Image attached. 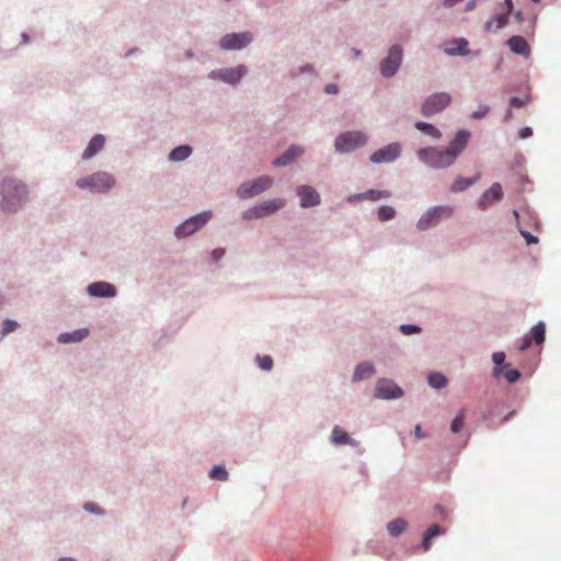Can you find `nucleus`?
Instances as JSON below:
<instances>
[{
    "label": "nucleus",
    "mask_w": 561,
    "mask_h": 561,
    "mask_svg": "<svg viewBox=\"0 0 561 561\" xmlns=\"http://www.w3.org/2000/svg\"><path fill=\"white\" fill-rule=\"evenodd\" d=\"M469 136L470 134L468 131L459 130L447 149L442 150L435 147L423 148L417 151V157L434 169L450 167L466 148Z\"/></svg>",
    "instance_id": "f257e3e1"
},
{
    "label": "nucleus",
    "mask_w": 561,
    "mask_h": 561,
    "mask_svg": "<svg viewBox=\"0 0 561 561\" xmlns=\"http://www.w3.org/2000/svg\"><path fill=\"white\" fill-rule=\"evenodd\" d=\"M2 208L8 211L16 210L26 199L28 191L22 182L15 179H4L1 184Z\"/></svg>",
    "instance_id": "f03ea898"
},
{
    "label": "nucleus",
    "mask_w": 561,
    "mask_h": 561,
    "mask_svg": "<svg viewBox=\"0 0 561 561\" xmlns=\"http://www.w3.org/2000/svg\"><path fill=\"white\" fill-rule=\"evenodd\" d=\"M76 184L82 190L88 188L91 192L104 193L114 186L115 180L110 173L96 172L79 179Z\"/></svg>",
    "instance_id": "7ed1b4c3"
},
{
    "label": "nucleus",
    "mask_w": 561,
    "mask_h": 561,
    "mask_svg": "<svg viewBox=\"0 0 561 561\" xmlns=\"http://www.w3.org/2000/svg\"><path fill=\"white\" fill-rule=\"evenodd\" d=\"M454 208L451 206H434L427 209L419 219L416 227L419 230H427L436 226L440 220L451 217Z\"/></svg>",
    "instance_id": "20e7f679"
},
{
    "label": "nucleus",
    "mask_w": 561,
    "mask_h": 561,
    "mask_svg": "<svg viewBox=\"0 0 561 561\" xmlns=\"http://www.w3.org/2000/svg\"><path fill=\"white\" fill-rule=\"evenodd\" d=\"M367 142V136L362 131H346L335 139V149L339 152H350Z\"/></svg>",
    "instance_id": "39448f33"
},
{
    "label": "nucleus",
    "mask_w": 561,
    "mask_h": 561,
    "mask_svg": "<svg viewBox=\"0 0 561 561\" xmlns=\"http://www.w3.org/2000/svg\"><path fill=\"white\" fill-rule=\"evenodd\" d=\"M273 184V179L268 175L260 176L255 180L244 182L237 191V194L241 198H248L270 188Z\"/></svg>",
    "instance_id": "423d86ee"
},
{
    "label": "nucleus",
    "mask_w": 561,
    "mask_h": 561,
    "mask_svg": "<svg viewBox=\"0 0 561 561\" xmlns=\"http://www.w3.org/2000/svg\"><path fill=\"white\" fill-rule=\"evenodd\" d=\"M402 48L400 45H393L388 56L380 62V72L383 77H392L398 71L402 62Z\"/></svg>",
    "instance_id": "0eeeda50"
},
{
    "label": "nucleus",
    "mask_w": 561,
    "mask_h": 561,
    "mask_svg": "<svg viewBox=\"0 0 561 561\" xmlns=\"http://www.w3.org/2000/svg\"><path fill=\"white\" fill-rule=\"evenodd\" d=\"M450 102L451 96L448 93H434L424 101L422 105V114L424 116H431L439 113L446 108Z\"/></svg>",
    "instance_id": "6e6552de"
},
{
    "label": "nucleus",
    "mask_w": 561,
    "mask_h": 561,
    "mask_svg": "<svg viewBox=\"0 0 561 561\" xmlns=\"http://www.w3.org/2000/svg\"><path fill=\"white\" fill-rule=\"evenodd\" d=\"M285 205V201L282 198H275L265 201L243 214L244 219L262 218L268 216Z\"/></svg>",
    "instance_id": "1a4fd4ad"
},
{
    "label": "nucleus",
    "mask_w": 561,
    "mask_h": 561,
    "mask_svg": "<svg viewBox=\"0 0 561 561\" xmlns=\"http://www.w3.org/2000/svg\"><path fill=\"white\" fill-rule=\"evenodd\" d=\"M211 218L210 211H204L184 221L176 228L175 234L178 238L188 237L196 230L202 228Z\"/></svg>",
    "instance_id": "9d476101"
},
{
    "label": "nucleus",
    "mask_w": 561,
    "mask_h": 561,
    "mask_svg": "<svg viewBox=\"0 0 561 561\" xmlns=\"http://www.w3.org/2000/svg\"><path fill=\"white\" fill-rule=\"evenodd\" d=\"M247 73V68L243 65H239L233 68L214 70L209 73V77L213 79H218L224 82L236 84L241 78Z\"/></svg>",
    "instance_id": "9b49d317"
},
{
    "label": "nucleus",
    "mask_w": 561,
    "mask_h": 561,
    "mask_svg": "<svg viewBox=\"0 0 561 561\" xmlns=\"http://www.w3.org/2000/svg\"><path fill=\"white\" fill-rule=\"evenodd\" d=\"M252 41L250 32L231 33L225 35L220 41V47L226 50L241 49Z\"/></svg>",
    "instance_id": "f8f14e48"
},
{
    "label": "nucleus",
    "mask_w": 561,
    "mask_h": 561,
    "mask_svg": "<svg viewBox=\"0 0 561 561\" xmlns=\"http://www.w3.org/2000/svg\"><path fill=\"white\" fill-rule=\"evenodd\" d=\"M400 153L401 146L398 142H392L375 151L370 156V161L374 163L392 162L400 156Z\"/></svg>",
    "instance_id": "ddd939ff"
},
{
    "label": "nucleus",
    "mask_w": 561,
    "mask_h": 561,
    "mask_svg": "<svg viewBox=\"0 0 561 561\" xmlns=\"http://www.w3.org/2000/svg\"><path fill=\"white\" fill-rule=\"evenodd\" d=\"M402 390L393 381L380 379L375 387V397L378 399H396L402 396Z\"/></svg>",
    "instance_id": "4468645a"
},
{
    "label": "nucleus",
    "mask_w": 561,
    "mask_h": 561,
    "mask_svg": "<svg viewBox=\"0 0 561 561\" xmlns=\"http://www.w3.org/2000/svg\"><path fill=\"white\" fill-rule=\"evenodd\" d=\"M297 195L300 197V205L304 208L320 204L319 193L311 186L301 185L297 187Z\"/></svg>",
    "instance_id": "2eb2a0df"
},
{
    "label": "nucleus",
    "mask_w": 561,
    "mask_h": 561,
    "mask_svg": "<svg viewBox=\"0 0 561 561\" xmlns=\"http://www.w3.org/2000/svg\"><path fill=\"white\" fill-rule=\"evenodd\" d=\"M88 293L93 297H114L116 288L106 282H95L88 286Z\"/></svg>",
    "instance_id": "dca6fc26"
},
{
    "label": "nucleus",
    "mask_w": 561,
    "mask_h": 561,
    "mask_svg": "<svg viewBox=\"0 0 561 561\" xmlns=\"http://www.w3.org/2000/svg\"><path fill=\"white\" fill-rule=\"evenodd\" d=\"M502 198V186L499 183H494L488 191H485L480 201L479 207L484 209L490 204Z\"/></svg>",
    "instance_id": "f3484780"
},
{
    "label": "nucleus",
    "mask_w": 561,
    "mask_h": 561,
    "mask_svg": "<svg viewBox=\"0 0 561 561\" xmlns=\"http://www.w3.org/2000/svg\"><path fill=\"white\" fill-rule=\"evenodd\" d=\"M510 49L517 55L528 57L530 55V47L523 36H512L507 41Z\"/></svg>",
    "instance_id": "a211bd4d"
},
{
    "label": "nucleus",
    "mask_w": 561,
    "mask_h": 561,
    "mask_svg": "<svg viewBox=\"0 0 561 561\" xmlns=\"http://www.w3.org/2000/svg\"><path fill=\"white\" fill-rule=\"evenodd\" d=\"M304 153V149L298 146H291L289 147L282 156L277 157L273 164L276 167H283L291 161H294L296 158L300 157Z\"/></svg>",
    "instance_id": "6ab92c4d"
},
{
    "label": "nucleus",
    "mask_w": 561,
    "mask_h": 561,
    "mask_svg": "<svg viewBox=\"0 0 561 561\" xmlns=\"http://www.w3.org/2000/svg\"><path fill=\"white\" fill-rule=\"evenodd\" d=\"M304 153V149L298 146H291L289 147L282 156L277 157L273 164L276 167H283L291 161H294L296 158L300 157Z\"/></svg>",
    "instance_id": "aec40b11"
},
{
    "label": "nucleus",
    "mask_w": 561,
    "mask_h": 561,
    "mask_svg": "<svg viewBox=\"0 0 561 561\" xmlns=\"http://www.w3.org/2000/svg\"><path fill=\"white\" fill-rule=\"evenodd\" d=\"M331 440L334 445L358 446V442L351 438L350 435L337 425L332 430Z\"/></svg>",
    "instance_id": "412c9836"
},
{
    "label": "nucleus",
    "mask_w": 561,
    "mask_h": 561,
    "mask_svg": "<svg viewBox=\"0 0 561 561\" xmlns=\"http://www.w3.org/2000/svg\"><path fill=\"white\" fill-rule=\"evenodd\" d=\"M105 138L103 135H96L94 136L91 141L89 142L88 147L82 153V158L84 160L91 159L94 154H96L99 151H101L104 147Z\"/></svg>",
    "instance_id": "4be33fe9"
},
{
    "label": "nucleus",
    "mask_w": 561,
    "mask_h": 561,
    "mask_svg": "<svg viewBox=\"0 0 561 561\" xmlns=\"http://www.w3.org/2000/svg\"><path fill=\"white\" fill-rule=\"evenodd\" d=\"M375 374V367L369 362L360 363L356 366L354 375H353V381L357 382L364 379H367L371 377Z\"/></svg>",
    "instance_id": "5701e85b"
},
{
    "label": "nucleus",
    "mask_w": 561,
    "mask_h": 561,
    "mask_svg": "<svg viewBox=\"0 0 561 561\" xmlns=\"http://www.w3.org/2000/svg\"><path fill=\"white\" fill-rule=\"evenodd\" d=\"M89 335L88 329H78L71 333H62L58 336L59 343L80 342Z\"/></svg>",
    "instance_id": "b1692460"
},
{
    "label": "nucleus",
    "mask_w": 561,
    "mask_h": 561,
    "mask_svg": "<svg viewBox=\"0 0 561 561\" xmlns=\"http://www.w3.org/2000/svg\"><path fill=\"white\" fill-rule=\"evenodd\" d=\"M507 23H508V15L505 13L499 14L485 23L484 30L486 32H494L496 30L504 27Z\"/></svg>",
    "instance_id": "393cba45"
},
{
    "label": "nucleus",
    "mask_w": 561,
    "mask_h": 561,
    "mask_svg": "<svg viewBox=\"0 0 561 561\" xmlns=\"http://www.w3.org/2000/svg\"><path fill=\"white\" fill-rule=\"evenodd\" d=\"M467 46H468V42L463 38H460V39L454 41L450 44V47H447L445 49V53L450 56H455V55L463 56V55L468 54Z\"/></svg>",
    "instance_id": "a878e982"
},
{
    "label": "nucleus",
    "mask_w": 561,
    "mask_h": 561,
    "mask_svg": "<svg viewBox=\"0 0 561 561\" xmlns=\"http://www.w3.org/2000/svg\"><path fill=\"white\" fill-rule=\"evenodd\" d=\"M407 526H408V523L405 519L396 518L388 523L387 530L391 536L397 537V536L401 535L407 529Z\"/></svg>",
    "instance_id": "bb28decb"
},
{
    "label": "nucleus",
    "mask_w": 561,
    "mask_h": 561,
    "mask_svg": "<svg viewBox=\"0 0 561 561\" xmlns=\"http://www.w3.org/2000/svg\"><path fill=\"white\" fill-rule=\"evenodd\" d=\"M191 153L192 148L190 146H179L170 152L169 158L170 160L178 162L185 160Z\"/></svg>",
    "instance_id": "cd10ccee"
},
{
    "label": "nucleus",
    "mask_w": 561,
    "mask_h": 561,
    "mask_svg": "<svg viewBox=\"0 0 561 561\" xmlns=\"http://www.w3.org/2000/svg\"><path fill=\"white\" fill-rule=\"evenodd\" d=\"M440 533H442V528L437 524L432 525L424 533L422 546H423L425 551H427L430 549L432 538H434L435 536L439 535Z\"/></svg>",
    "instance_id": "c85d7f7f"
},
{
    "label": "nucleus",
    "mask_w": 561,
    "mask_h": 561,
    "mask_svg": "<svg viewBox=\"0 0 561 561\" xmlns=\"http://www.w3.org/2000/svg\"><path fill=\"white\" fill-rule=\"evenodd\" d=\"M477 178L474 179H468V178H458L454 181L450 190L454 193L462 192L470 187L474 182Z\"/></svg>",
    "instance_id": "c756f323"
},
{
    "label": "nucleus",
    "mask_w": 561,
    "mask_h": 561,
    "mask_svg": "<svg viewBox=\"0 0 561 561\" xmlns=\"http://www.w3.org/2000/svg\"><path fill=\"white\" fill-rule=\"evenodd\" d=\"M415 127L420 131L425 133V134L430 135L431 137H433L435 139H438L442 136L440 131L435 126H433L432 124L424 123V122H419V123L415 124Z\"/></svg>",
    "instance_id": "7c9ffc66"
},
{
    "label": "nucleus",
    "mask_w": 561,
    "mask_h": 561,
    "mask_svg": "<svg viewBox=\"0 0 561 561\" xmlns=\"http://www.w3.org/2000/svg\"><path fill=\"white\" fill-rule=\"evenodd\" d=\"M391 196V192L389 191H380V190H369L364 194L358 195V198H367L371 201H378L380 198H389Z\"/></svg>",
    "instance_id": "2f4dec72"
},
{
    "label": "nucleus",
    "mask_w": 561,
    "mask_h": 561,
    "mask_svg": "<svg viewBox=\"0 0 561 561\" xmlns=\"http://www.w3.org/2000/svg\"><path fill=\"white\" fill-rule=\"evenodd\" d=\"M531 337L535 341L536 344L540 345L545 341V334H546V328L543 322L537 323L531 329Z\"/></svg>",
    "instance_id": "473e14b6"
},
{
    "label": "nucleus",
    "mask_w": 561,
    "mask_h": 561,
    "mask_svg": "<svg viewBox=\"0 0 561 561\" xmlns=\"http://www.w3.org/2000/svg\"><path fill=\"white\" fill-rule=\"evenodd\" d=\"M428 383L431 387L439 389L446 386L447 379L439 373H432L428 376Z\"/></svg>",
    "instance_id": "72a5a7b5"
},
{
    "label": "nucleus",
    "mask_w": 561,
    "mask_h": 561,
    "mask_svg": "<svg viewBox=\"0 0 561 561\" xmlns=\"http://www.w3.org/2000/svg\"><path fill=\"white\" fill-rule=\"evenodd\" d=\"M394 216H396V210L391 206H381L378 209V219L380 221L390 220V219L394 218Z\"/></svg>",
    "instance_id": "f704fd0d"
},
{
    "label": "nucleus",
    "mask_w": 561,
    "mask_h": 561,
    "mask_svg": "<svg viewBox=\"0 0 561 561\" xmlns=\"http://www.w3.org/2000/svg\"><path fill=\"white\" fill-rule=\"evenodd\" d=\"M209 476L211 479L219 481H226L228 479V472L222 466H214Z\"/></svg>",
    "instance_id": "c9c22d12"
},
{
    "label": "nucleus",
    "mask_w": 561,
    "mask_h": 561,
    "mask_svg": "<svg viewBox=\"0 0 561 561\" xmlns=\"http://www.w3.org/2000/svg\"><path fill=\"white\" fill-rule=\"evenodd\" d=\"M465 416H466V413L462 410L454 419V421L451 422V425H450V430L453 433H458L461 431V428L463 427Z\"/></svg>",
    "instance_id": "e433bc0d"
},
{
    "label": "nucleus",
    "mask_w": 561,
    "mask_h": 561,
    "mask_svg": "<svg viewBox=\"0 0 561 561\" xmlns=\"http://www.w3.org/2000/svg\"><path fill=\"white\" fill-rule=\"evenodd\" d=\"M256 362L263 370H271L273 367V359L268 355L257 356Z\"/></svg>",
    "instance_id": "4c0bfd02"
},
{
    "label": "nucleus",
    "mask_w": 561,
    "mask_h": 561,
    "mask_svg": "<svg viewBox=\"0 0 561 561\" xmlns=\"http://www.w3.org/2000/svg\"><path fill=\"white\" fill-rule=\"evenodd\" d=\"M492 359H493L494 364L496 365L494 374L499 375V373H500L499 366L504 363L505 354L503 352H496L492 355Z\"/></svg>",
    "instance_id": "58836bf2"
},
{
    "label": "nucleus",
    "mask_w": 561,
    "mask_h": 561,
    "mask_svg": "<svg viewBox=\"0 0 561 561\" xmlns=\"http://www.w3.org/2000/svg\"><path fill=\"white\" fill-rule=\"evenodd\" d=\"M504 377L510 383H514L520 378V373L517 369H508L504 373Z\"/></svg>",
    "instance_id": "ea45409f"
},
{
    "label": "nucleus",
    "mask_w": 561,
    "mask_h": 561,
    "mask_svg": "<svg viewBox=\"0 0 561 561\" xmlns=\"http://www.w3.org/2000/svg\"><path fill=\"white\" fill-rule=\"evenodd\" d=\"M400 331L403 334L409 335V334H413V333H419L421 331V329L414 324H402L400 327Z\"/></svg>",
    "instance_id": "a19ab883"
},
{
    "label": "nucleus",
    "mask_w": 561,
    "mask_h": 561,
    "mask_svg": "<svg viewBox=\"0 0 561 561\" xmlns=\"http://www.w3.org/2000/svg\"><path fill=\"white\" fill-rule=\"evenodd\" d=\"M490 108L488 105H480L477 111L471 114V117L479 119L484 117L489 113Z\"/></svg>",
    "instance_id": "79ce46f5"
},
{
    "label": "nucleus",
    "mask_w": 561,
    "mask_h": 561,
    "mask_svg": "<svg viewBox=\"0 0 561 561\" xmlns=\"http://www.w3.org/2000/svg\"><path fill=\"white\" fill-rule=\"evenodd\" d=\"M16 328H18V323L13 320L7 319L3 322V333L4 334L13 332Z\"/></svg>",
    "instance_id": "37998d69"
},
{
    "label": "nucleus",
    "mask_w": 561,
    "mask_h": 561,
    "mask_svg": "<svg viewBox=\"0 0 561 561\" xmlns=\"http://www.w3.org/2000/svg\"><path fill=\"white\" fill-rule=\"evenodd\" d=\"M522 236L524 237L527 244L538 243V238L534 237L531 233L527 231H520Z\"/></svg>",
    "instance_id": "c03bdc74"
},
{
    "label": "nucleus",
    "mask_w": 561,
    "mask_h": 561,
    "mask_svg": "<svg viewBox=\"0 0 561 561\" xmlns=\"http://www.w3.org/2000/svg\"><path fill=\"white\" fill-rule=\"evenodd\" d=\"M533 135V129L530 127H524L519 130V137L522 139L528 138Z\"/></svg>",
    "instance_id": "a18cd8bd"
},
{
    "label": "nucleus",
    "mask_w": 561,
    "mask_h": 561,
    "mask_svg": "<svg viewBox=\"0 0 561 561\" xmlns=\"http://www.w3.org/2000/svg\"><path fill=\"white\" fill-rule=\"evenodd\" d=\"M530 344H531V337L525 336L523 339V342H522L520 346H519V350L520 351H525V350H527L530 346Z\"/></svg>",
    "instance_id": "49530a36"
},
{
    "label": "nucleus",
    "mask_w": 561,
    "mask_h": 561,
    "mask_svg": "<svg viewBox=\"0 0 561 561\" xmlns=\"http://www.w3.org/2000/svg\"><path fill=\"white\" fill-rule=\"evenodd\" d=\"M510 103H511V106H513V107H522L525 104V102L518 98H512Z\"/></svg>",
    "instance_id": "de8ad7c7"
},
{
    "label": "nucleus",
    "mask_w": 561,
    "mask_h": 561,
    "mask_svg": "<svg viewBox=\"0 0 561 561\" xmlns=\"http://www.w3.org/2000/svg\"><path fill=\"white\" fill-rule=\"evenodd\" d=\"M225 254V250L224 249H215L211 253L213 255V259L215 261H218L222 257V255Z\"/></svg>",
    "instance_id": "09e8293b"
},
{
    "label": "nucleus",
    "mask_w": 561,
    "mask_h": 561,
    "mask_svg": "<svg viewBox=\"0 0 561 561\" xmlns=\"http://www.w3.org/2000/svg\"><path fill=\"white\" fill-rule=\"evenodd\" d=\"M84 508L88 511V512H91V513H95L98 512V505L94 504V503H87L84 505Z\"/></svg>",
    "instance_id": "8fccbe9b"
},
{
    "label": "nucleus",
    "mask_w": 561,
    "mask_h": 561,
    "mask_svg": "<svg viewBox=\"0 0 561 561\" xmlns=\"http://www.w3.org/2000/svg\"><path fill=\"white\" fill-rule=\"evenodd\" d=\"M325 92L327 93H336L337 92V87L335 84H328L325 87Z\"/></svg>",
    "instance_id": "3c124183"
},
{
    "label": "nucleus",
    "mask_w": 561,
    "mask_h": 561,
    "mask_svg": "<svg viewBox=\"0 0 561 561\" xmlns=\"http://www.w3.org/2000/svg\"><path fill=\"white\" fill-rule=\"evenodd\" d=\"M414 433H415V436H416L417 438H424V437H425V434L422 432V430H421V426H420V425H416V426H415Z\"/></svg>",
    "instance_id": "603ef678"
},
{
    "label": "nucleus",
    "mask_w": 561,
    "mask_h": 561,
    "mask_svg": "<svg viewBox=\"0 0 561 561\" xmlns=\"http://www.w3.org/2000/svg\"><path fill=\"white\" fill-rule=\"evenodd\" d=\"M505 5H506V10H507V12L505 14L508 15L513 11V1L512 0H505Z\"/></svg>",
    "instance_id": "864d4df0"
},
{
    "label": "nucleus",
    "mask_w": 561,
    "mask_h": 561,
    "mask_svg": "<svg viewBox=\"0 0 561 561\" xmlns=\"http://www.w3.org/2000/svg\"><path fill=\"white\" fill-rule=\"evenodd\" d=\"M515 18H516V20H517V21H519V22H520V21L523 20V19H522V12H520V11L516 12V13H515Z\"/></svg>",
    "instance_id": "5fc2aeb1"
},
{
    "label": "nucleus",
    "mask_w": 561,
    "mask_h": 561,
    "mask_svg": "<svg viewBox=\"0 0 561 561\" xmlns=\"http://www.w3.org/2000/svg\"><path fill=\"white\" fill-rule=\"evenodd\" d=\"M473 8V2H469L466 7V11H469Z\"/></svg>",
    "instance_id": "6e6d98bb"
},
{
    "label": "nucleus",
    "mask_w": 561,
    "mask_h": 561,
    "mask_svg": "<svg viewBox=\"0 0 561 561\" xmlns=\"http://www.w3.org/2000/svg\"><path fill=\"white\" fill-rule=\"evenodd\" d=\"M59 561H75L73 559H70V558H62L60 559Z\"/></svg>",
    "instance_id": "4d7b16f0"
},
{
    "label": "nucleus",
    "mask_w": 561,
    "mask_h": 561,
    "mask_svg": "<svg viewBox=\"0 0 561 561\" xmlns=\"http://www.w3.org/2000/svg\"><path fill=\"white\" fill-rule=\"evenodd\" d=\"M531 1H533V2H535V3H538V2H540V0H531Z\"/></svg>",
    "instance_id": "13d9d810"
}]
</instances>
